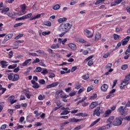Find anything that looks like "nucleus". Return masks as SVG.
<instances>
[{
    "label": "nucleus",
    "mask_w": 130,
    "mask_h": 130,
    "mask_svg": "<svg viewBox=\"0 0 130 130\" xmlns=\"http://www.w3.org/2000/svg\"><path fill=\"white\" fill-rule=\"evenodd\" d=\"M71 27L72 24L69 23L61 24L58 27V30L59 32H61V34L59 35V37H62L65 34L68 33Z\"/></svg>",
    "instance_id": "1"
},
{
    "label": "nucleus",
    "mask_w": 130,
    "mask_h": 130,
    "mask_svg": "<svg viewBox=\"0 0 130 130\" xmlns=\"http://www.w3.org/2000/svg\"><path fill=\"white\" fill-rule=\"evenodd\" d=\"M118 112H120V114L121 115H124V116H125L126 114H127V110H126V106H125L124 108H123V106H121L119 107V108L118 109Z\"/></svg>",
    "instance_id": "2"
},
{
    "label": "nucleus",
    "mask_w": 130,
    "mask_h": 130,
    "mask_svg": "<svg viewBox=\"0 0 130 130\" xmlns=\"http://www.w3.org/2000/svg\"><path fill=\"white\" fill-rule=\"evenodd\" d=\"M101 113L102 114L104 113V111H103V110H100V107H98L93 111V116H95V115H96V116H100Z\"/></svg>",
    "instance_id": "3"
},
{
    "label": "nucleus",
    "mask_w": 130,
    "mask_h": 130,
    "mask_svg": "<svg viewBox=\"0 0 130 130\" xmlns=\"http://www.w3.org/2000/svg\"><path fill=\"white\" fill-rule=\"evenodd\" d=\"M122 120H123V119H120V117L116 118L114 121L113 122V124L115 126L120 125L121 123H122Z\"/></svg>",
    "instance_id": "4"
},
{
    "label": "nucleus",
    "mask_w": 130,
    "mask_h": 130,
    "mask_svg": "<svg viewBox=\"0 0 130 130\" xmlns=\"http://www.w3.org/2000/svg\"><path fill=\"white\" fill-rule=\"evenodd\" d=\"M14 35L13 34H9V35H7L5 38H4V41L2 42L3 44H5L7 41L10 40Z\"/></svg>",
    "instance_id": "5"
},
{
    "label": "nucleus",
    "mask_w": 130,
    "mask_h": 130,
    "mask_svg": "<svg viewBox=\"0 0 130 130\" xmlns=\"http://www.w3.org/2000/svg\"><path fill=\"white\" fill-rule=\"evenodd\" d=\"M129 39H130L129 36H127L125 39H124L122 41V45L123 46H124V45H126V44H127V42L129 41Z\"/></svg>",
    "instance_id": "6"
},
{
    "label": "nucleus",
    "mask_w": 130,
    "mask_h": 130,
    "mask_svg": "<svg viewBox=\"0 0 130 130\" xmlns=\"http://www.w3.org/2000/svg\"><path fill=\"white\" fill-rule=\"evenodd\" d=\"M58 84H59V82H54L51 84L47 85L46 86V88L47 89H49L50 88H53L54 87H56V86H57V85H58Z\"/></svg>",
    "instance_id": "7"
},
{
    "label": "nucleus",
    "mask_w": 130,
    "mask_h": 130,
    "mask_svg": "<svg viewBox=\"0 0 130 130\" xmlns=\"http://www.w3.org/2000/svg\"><path fill=\"white\" fill-rule=\"evenodd\" d=\"M0 64L2 66V68L3 69H6L8 66H9V64H8V62L7 61L2 60L0 62Z\"/></svg>",
    "instance_id": "8"
},
{
    "label": "nucleus",
    "mask_w": 130,
    "mask_h": 130,
    "mask_svg": "<svg viewBox=\"0 0 130 130\" xmlns=\"http://www.w3.org/2000/svg\"><path fill=\"white\" fill-rule=\"evenodd\" d=\"M98 102H92L90 106H89V109H94V108H95V107H96V106H98Z\"/></svg>",
    "instance_id": "9"
},
{
    "label": "nucleus",
    "mask_w": 130,
    "mask_h": 130,
    "mask_svg": "<svg viewBox=\"0 0 130 130\" xmlns=\"http://www.w3.org/2000/svg\"><path fill=\"white\" fill-rule=\"evenodd\" d=\"M62 92H63L62 91V90H58L57 91H56L55 97H56V99H59V95H60V97L61 94H62Z\"/></svg>",
    "instance_id": "10"
},
{
    "label": "nucleus",
    "mask_w": 130,
    "mask_h": 130,
    "mask_svg": "<svg viewBox=\"0 0 130 130\" xmlns=\"http://www.w3.org/2000/svg\"><path fill=\"white\" fill-rule=\"evenodd\" d=\"M68 46L72 50H76L77 49V46L75 44L70 43L68 44Z\"/></svg>",
    "instance_id": "11"
},
{
    "label": "nucleus",
    "mask_w": 130,
    "mask_h": 130,
    "mask_svg": "<svg viewBox=\"0 0 130 130\" xmlns=\"http://www.w3.org/2000/svg\"><path fill=\"white\" fill-rule=\"evenodd\" d=\"M107 89H108V85L106 84H103L101 87V89L103 92H106Z\"/></svg>",
    "instance_id": "12"
},
{
    "label": "nucleus",
    "mask_w": 130,
    "mask_h": 130,
    "mask_svg": "<svg viewBox=\"0 0 130 130\" xmlns=\"http://www.w3.org/2000/svg\"><path fill=\"white\" fill-rule=\"evenodd\" d=\"M84 32L86 33V35L87 37H88V38H91V37H93V35H90L91 31H90V30L86 29H84Z\"/></svg>",
    "instance_id": "13"
},
{
    "label": "nucleus",
    "mask_w": 130,
    "mask_h": 130,
    "mask_svg": "<svg viewBox=\"0 0 130 130\" xmlns=\"http://www.w3.org/2000/svg\"><path fill=\"white\" fill-rule=\"evenodd\" d=\"M83 120V119H76L75 118L69 119L70 122H78L79 121H82Z\"/></svg>",
    "instance_id": "14"
},
{
    "label": "nucleus",
    "mask_w": 130,
    "mask_h": 130,
    "mask_svg": "<svg viewBox=\"0 0 130 130\" xmlns=\"http://www.w3.org/2000/svg\"><path fill=\"white\" fill-rule=\"evenodd\" d=\"M32 60L31 59H26L23 63L21 64L22 67H27L29 64V62Z\"/></svg>",
    "instance_id": "15"
},
{
    "label": "nucleus",
    "mask_w": 130,
    "mask_h": 130,
    "mask_svg": "<svg viewBox=\"0 0 130 130\" xmlns=\"http://www.w3.org/2000/svg\"><path fill=\"white\" fill-rule=\"evenodd\" d=\"M111 112H112L111 110L108 109L105 113V117H108L111 114Z\"/></svg>",
    "instance_id": "16"
},
{
    "label": "nucleus",
    "mask_w": 130,
    "mask_h": 130,
    "mask_svg": "<svg viewBox=\"0 0 130 130\" xmlns=\"http://www.w3.org/2000/svg\"><path fill=\"white\" fill-rule=\"evenodd\" d=\"M41 17V14H38L37 15H35V16H32L30 19V21H33V20H35L36 19H38L39 18H40Z\"/></svg>",
    "instance_id": "17"
},
{
    "label": "nucleus",
    "mask_w": 130,
    "mask_h": 130,
    "mask_svg": "<svg viewBox=\"0 0 130 130\" xmlns=\"http://www.w3.org/2000/svg\"><path fill=\"white\" fill-rule=\"evenodd\" d=\"M20 79V77L18 74H14L13 76V78L12 79L13 82H16V81H18Z\"/></svg>",
    "instance_id": "18"
},
{
    "label": "nucleus",
    "mask_w": 130,
    "mask_h": 130,
    "mask_svg": "<svg viewBox=\"0 0 130 130\" xmlns=\"http://www.w3.org/2000/svg\"><path fill=\"white\" fill-rule=\"evenodd\" d=\"M113 120H114V116H111L108 118L107 121L109 122L110 124H111L113 122Z\"/></svg>",
    "instance_id": "19"
},
{
    "label": "nucleus",
    "mask_w": 130,
    "mask_h": 130,
    "mask_svg": "<svg viewBox=\"0 0 130 130\" xmlns=\"http://www.w3.org/2000/svg\"><path fill=\"white\" fill-rule=\"evenodd\" d=\"M42 72V68L41 67H37L35 70L34 71V73H40Z\"/></svg>",
    "instance_id": "20"
},
{
    "label": "nucleus",
    "mask_w": 130,
    "mask_h": 130,
    "mask_svg": "<svg viewBox=\"0 0 130 130\" xmlns=\"http://www.w3.org/2000/svg\"><path fill=\"white\" fill-rule=\"evenodd\" d=\"M60 8V6H59L58 4H57L53 7V10H54V11H57V10H59Z\"/></svg>",
    "instance_id": "21"
},
{
    "label": "nucleus",
    "mask_w": 130,
    "mask_h": 130,
    "mask_svg": "<svg viewBox=\"0 0 130 130\" xmlns=\"http://www.w3.org/2000/svg\"><path fill=\"white\" fill-rule=\"evenodd\" d=\"M32 70L31 67H28L26 69V71L24 72V75H28L29 73H30V71Z\"/></svg>",
    "instance_id": "22"
},
{
    "label": "nucleus",
    "mask_w": 130,
    "mask_h": 130,
    "mask_svg": "<svg viewBox=\"0 0 130 130\" xmlns=\"http://www.w3.org/2000/svg\"><path fill=\"white\" fill-rule=\"evenodd\" d=\"M101 118H99L96 119L95 121H94L90 125V127H92V126H94L96 123H97L99 121H100Z\"/></svg>",
    "instance_id": "23"
},
{
    "label": "nucleus",
    "mask_w": 130,
    "mask_h": 130,
    "mask_svg": "<svg viewBox=\"0 0 130 130\" xmlns=\"http://www.w3.org/2000/svg\"><path fill=\"white\" fill-rule=\"evenodd\" d=\"M66 21H67V18H66V17L59 18L58 19L59 23H63V22H66Z\"/></svg>",
    "instance_id": "24"
},
{
    "label": "nucleus",
    "mask_w": 130,
    "mask_h": 130,
    "mask_svg": "<svg viewBox=\"0 0 130 130\" xmlns=\"http://www.w3.org/2000/svg\"><path fill=\"white\" fill-rule=\"evenodd\" d=\"M71 111L63 110L62 113H60V115H67V114H69Z\"/></svg>",
    "instance_id": "25"
},
{
    "label": "nucleus",
    "mask_w": 130,
    "mask_h": 130,
    "mask_svg": "<svg viewBox=\"0 0 130 130\" xmlns=\"http://www.w3.org/2000/svg\"><path fill=\"white\" fill-rule=\"evenodd\" d=\"M101 38V34H100L99 32H98L95 35V40H99Z\"/></svg>",
    "instance_id": "26"
},
{
    "label": "nucleus",
    "mask_w": 130,
    "mask_h": 130,
    "mask_svg": "<svg viewBox=\"0 0 130 130\" xmlns=\"http://www.w3.org/2000/svg\"><path fill=\"white\" fill-rule=\"evenodd\" d=\"M44 24L48 27H50L51 26V22L50 21H45Z\"/></svg>",
    "instance_id": "27"
},
{
    "label": "nucleus",
    "mask_w": 130,
    "mask_h": 130,
    "mask_svg": "<svg viewBox=\"0 0 130 130\" xmlns=\"http://www.w3.org/2000/svg\"><path fill=\"white\" fill-rule=\"evenodd\" d=\"M51 48H52V49H56V48H59V46L58 44H53L51 46Z\"/></svg>",
    "instance_id": "28"
},
{
    "label": "nucleus",
    "mask_w": 130,
    "mask_h": 130,
    "mask_svg": "<svg viewBox=\"0 0 130 130\" xmlns=\"http://www.w3.org/2000/svg\"><path fill=\"white\" fill-rule=\"evenodd\" d=\"M15 68H17V64H13V65H10L8 67V69L9 70H12L13 69H15Z\"/></svg>",
    "instance_id": "29"
},
{
    "label": "nucleus",
    "mask_w": 130,
    "mask_h": 130,
    "mask_svg": "<svg viewBox=\"0 0 130 130\" xmlns=\"http://www.w3.org/2000/svg\"><path fill=\"white\" fill-rule=\"evenodd\" d=\"M8 79L11 81L13 79V73H10L9 74H7Z\"/></svg>",
    "instance_id": "30"
},
{
    "label": "nucleus",
    "mask_w": 130,
    "mask_h": 130,
    "mask_svg": "<svg viewBox=\"0 0 130 130\" xmlns=\"http://www.w3.org/2000/svg\"><path fill=\"white\" fill-rule=\"evenodd\" d=\"M0 90H2V94H4L6 91H7V89L3 88V86L0 84Z\"/></svg>",
    "instance_id": "31"
},
{
    "label": "nucleus",
    "mask_w": 130,
    "mask_h": 130,
    "mask_svg": "<svg viewBox=\"0 0 130 130\" xmlns=\"http://www.w3.org/2000/svg\"><path fill=\"white\" fill-rule=\"evenodd\" d=\"M128 66L127 64H123L121 66V70H122L123 71H125V70H126V69H127Z\"/></svg>",
    "instance_id": "32"
},
{
    "label": "nucleus",
    "mask_w": 130,
    "mask_h": 130,
    "mask_svg": "<svg viewBox=\"0 0 130 130\" xmlns=\"http://www.w3.org/2000/svg\"><path fill=\"white\" fill-rule=\"evenodd\" d=\"M21 20H26V18L25 17V16H23L21 17L17 18L16 19V21H20Z\"/></svg>",
    "instance_id": "33"
},
{
    "label": "nucleus",
    "mask_w": 130,
    "mask_h": 130,
    "mask_svg": "<svg viewBox=\"0 0 130 130\" xmlns=\"http://www.w3.org/2000/svg\"><path fill=\"white\" fill-rule=\"evenodd\" d=\"M69 73H71V70H69L68 71L66 72L61 71L60 74L61 75H64V74H69Z\"/></svg>",
    "instance_id": "34"
},
{
    "label": "nucleus",
    "mask_w": 130,
    "mask_h": 130,
    "mask_svg": "<svg viewBox=\"0 0 130 130\" xmlns=\"http://www.w3.org/2000/svg\"><path fill=\"white\" fill-rule=\"evenodd\" d=\"M45 99V95H42L40 94L38 96L39 100H43V99Z\"/></svg>",
    "instance_id": "35"
},
{
    "label": "nucleus",
    "mask_w": 130,
    "mask_h": 130,
    "mask_svg": "<svg viewBox=\"0 0 130 130\" xmlns=\"http://www.w3.org/2000/svg\"><path fill=\"white\" fill-rule=\"evenodd\" d=\"M111 124H108L105 126H104L105 129H109V128H110L111 127Z\"/></svg>",
    "instance_id": "36"
},
{
    "label": "nucleus",
    "mask_w": 130,
    "mask_h": 130,
    "mask_svg": "<svg viewBox=\"0 0 130 130\" xmlns=\"http://www.w3.org/2000/svg\"><path fill=\"white\" fill-rule=\"evenodd\" d=\"M32 13H28V14L24 15V17H25L26 19H28V18H30V17H32Z\"/></svg>",
    "instance_id": "37"
},
{
    "label": "nucleus",
    "mask_w": 130,
    "mask_h": 130,
    "mask_svg": "<svg viewBox=\"0 0 130 130\" xmlns=\"http://www.w3.org/2000/svg\"><path fill=\"white\" fill-rule=\"evenodd\" d=\"M130 53V44L128 46V49L126 50L125 52V54L127 55V54Z\"/></svg>",
    "instance_id": "38"
},
{
    "label": "nucleus",
    "mask_w": 130,
    "mask_h": 130,
    "mask_svg": "<svg viewBox=\"0 0 130 130\" xmlns=\"http://www.w3.org/2000/svg\"><path fill=\"white\" fill-rule=\"evenodd\" d=\"M41 74H42V75H46V74H48V71H47V69L43 70V71L41 72Z\"/></svg>",
    "instance_id": "39"
},
{
    "label": "nucleus",
    "mask_w": 130,
    "mask_h": 130,
    "mask_svg": "<svg viewBox=\"0 0 130 130\" xmlns=\"http://www.w3.org/2000/svg\"><path fill=\"white\" fill-rule=\"evenodd\" d=\"M23 25V23H19L15 24L14 25V28H17V27H20V26H22Z\"/></svg>",
    "instance_id": "40"
},
{
    "label": "nucleus",
    "mask_w": 130,
    "mask_h": 130,
    "mask_svg": "<svg viewBox=\"0 0 130 130\" xmlns=\"http://www.w3.org/2000/svg\"><path fill=\"white\" fill-rule=\"evenodd\" d=\"M114 38L115 40H118L119 39V36L117 34H114Z\"/></svg>",
    "instance_id": "41"
},
{
    "label": "nucleus",
    "mask_w": 130,
    "mask_h": 130,
    "mask_svg": "<svg viewBox=\"0 0 130 130\" xmlns=\"http://www.w3.org/2000/svg\"><path fill=\"white\" fill-rule=\"evenodd\" d=\"M105 0H98L96 1V3H95V5H99V4H101V3H103Z\"/></svg>",
    "instance_id": "42"
},
{
    "label": "nucleus",
    "mask_w": 130,
    "mask_h": 130,
    "mask_svg": "<svg viewBox=\"0 0 130 130\" xmlns=\"http://www.w3.org/2000/svg\"><path fill=\"white\" fill-rule=\"evenodd\" d=\"M43 36H45L46 35H49L50 34V31H44L42 33Z\"/></svg>",
    "instance_id": "43"
},
{
    "label": "nucleus",
    "mask_w": 130,
    "mask_h": 130,
    "mask_svg": "<svg viewBox=\"0 0 130 130\" xmlns=\"http://www.w3.org/2000/svg\"><path fill=\"white\" fill-rule=\"evenodd\" d=\"M82 79L83 80H88L89 79V75H85L82 76Z\"/></svg>",
    "instance_id": "44"
},
{
    "label": "nucleus",
    "mask_w": 130,
    "mask_h": 130,
    "mask_svg": "<svg viewBox=\"0 0 130 130\" xmlns=\"http://www.w3.org/2000/svg\"><path fill=\"white\" fill-rule=\"evenodd\" d=\"M69 97L68 95H63L62 94H61L60 98H62V99H67Z\"/></svg>",
    "instance_id": "45"
},
{
    "label": "nucleus",
    "mask_w": 130,
    "mask_h": 130,
    "mask_svg": "<svg viewBox=\"0 0 130 130\" xmlns=\"http://www.w3.org/2000/svg\"><path fill=\"white\" fill-rule=\"evenodd\" d=\"M39 87H40V86H39V85H38V83H37V82H36L35 83V84L32 86V87L35 88V89H38V88H39Z\"/></svg>",
    "instance_id": "46"
},
{
    "label": "nucleus",
    "mask_w": 130,
    "mask_h": 130,
    "mask_svg": "<svg viewBox=\"0 0 130 130\" xmlns=\"http://www.w3.org/2000/svg\"><path fill=\"white\" fill-rule=\"evenodd\" d=\"M26 9V6L24 4L21 5V11L22 12H25V10Z\"/></svg>",
    "instance_id": "47"
},
{
    "label": "nucleus",
    "mask_w": 130,
    "mask_h": 130,
    "mask_svg": "<svg viewBox=\"0 0 130 130\" xmlns=\"http://www.w3.org/2000/svg\"><path fill=\"white\" fill-rule=\"evenodd\" d=\"M39 82L42 85H44L45 84V80H44V79H41V80H39Z\"/></svg>",
    "instance_id": "48"
},
{
    "label": "nucleus",
    "mask_w": 130,
    "mask_h": 130,
    "mask_svg": "<svg viewBox=\"0 0 130 130\" xmlns=\"http://www.w3.org/2000/svg\"><path fill=\"white\" fill-rule=\"evenodd\" d=\"M113 71V69H110L108 72H106L105 75H106V76H108V75H109V73H111Z\"/></svg>",
    "instance_id": "49"
},
{
    "label": "nucleus",
    "mask_w": 130,
    "mask_h": 130,
    "mask_svg": "<svg viewBox=\"0 0 130 130\" xmlns=\"http://www.w3.org/2000/svg\"><path fill=\"white\" fill-rule=\"evenodd\" d=\"M112 67V63H108L106 66V69H111V67Z\"/></svg>",
    "instance_id": "50"
},
{
    "label": "nucleus",
    "mask_w": 130,
    "mask_h": 130,
    "mask_svg": "<svg viewBox=\"0 0 130 130\" xmlns=\"http://www.w3.org/2000/svg\"><path fill=\"white\" fill-rule=\"evenodd\" d=\"M40 61V60L39 59V58H37L33 62H32V64L34 63H37L38 62H39Z\"/></svg>",
    "instance_id": "51"
},
{
    "label": "nucleus",
    "mask_w": 130,
    "mask_h": 130,
    "mask_svg": "<svg viewBox=\"0 0 130 130\" xmlns=\"http://www.w3.org/2000/svg\"><path fill=\"white\" fill-rule=\"evenodd\" d=\"M20 71V68L19 67H17L16 68H15L14 70H13V72L14 73H18Z\"/></svg>",
    "instance_id": "52"
},
{
    "label": "nucleus",
    "mask_w": 130,
    "mask_h": 130,
    "mask_svg": "<svg viewBox=\"0 0 130 130\" xmlns=\"http://www.w3.org/2000/svg\"><path fill=\"white\" fill-rule=\"evenodd\" d=\"M123 0H116L115 1V5H119V4H120L121 2H122Z\"/></svg>",
    "instance_id": "53"
},
{
    "label": "nucleus",
    "mask_w": 130,
    "mask_h": 130,
    "mask_svg": "<svg viewBox=\"0 0 130 130\" xmlns=\"http://www.w3.org/2000/svg\"><path fill=\"white\" fill-rule=\"evenodd\" d=\"M22 36H23V34H20L17 36H16L14 39H15V40H18V39H19V38H21V37H22Z\"/></svg>",
    "instance_id": "54"
},
{
    "label": "nucleus",
    "mask_w": 130,
    "mask_h": 130,
    "mask_svg": "<svg viewBox=\"0 0 130 130\" xmlns=\"http://www.w3.org/2000/svg\"><path fill=\"white\" fill-rule=\"evenodd\" d=\"M7 128V124L2 125L0 128V129H5Z\"/></svg>",
    "instance_id": "55"
},
{
    "label": "nucleus",
    "mask_w": 130,
    "mask_h": 130,
    "mask_svg": "<svg viewBox=\"0 0 130 130\" xmlns=\"http://www.w3.org/2000/svg\"><path fill=\"white\" fill-rule=\"evenodd\" d=\"M14 99H15V96L14 95L11 96L9 97V100L10 101V103H11Z\"/></svg>",
    "instance_id": "56"
},
{
    "label": "nucleus",
    "mask_w": 130,
    "mask_h": 130,
    "mask_svg": "<svg viewBox=\"0 0 130 130\" xmlns=\"http://www.w3.org/2000/svg\"><path fill=\"white\" fill-rule=\"evenodd\" d=\"M93 64V61L92 60H90L88 62V66L89 67H91Z\"/></svg>",
    "instance_id": "57"
},
{
    "label": "nucleus",
    "mask_w": 130,
    "mask_h": 130,
    "mask_svg": "<svg viewBox=\"0 0 130 130\" xmlns=\"http://www.w3.org/2000/svg\"><path fill=\"white\" fill-rule=\"evenodd\" d=\"M97 97V94L94 93L93 95L91 96H90V99H94V98H96Z\"/></svg>",
    "instance_id": "58"
},
{
    "label": "nucleus",
    "mask_w": 130,
    "mask_h": 130,
    "mask_svg": "<svg viewBox=\"0 0 130 130\" xmlns=\"http://www.w3.org/2000/svg\"><path fill=\"white\" fill-rule=\"evenodd\" d=\"M76 70H77V67L75 66V67H72V68L71 69V72L74 73V72H75V71H76Z\"/></svg>",
    "instance_id": "59"
},
{
    "label": "nucleus",
    "mask_w": 130,
    "mask_h": 130,
    "mask_svg": "<svg viewBox=\"0 0 130 130\" xmlns=\"http://www.w3.org/2000/svg\"><path fill=\"white\" fill-rule=\"evenodd\" d=\"M29 55H31V56H38V55L36 53H29Z\"/></svg>",
    "instance_id": "60"
},
{
    "label": "nucleus",
    "mask_w": 130,
    "mask_h": 130,
    "mask_svg": "<svg viewBox=\"0 0 130 130\" xmlns=\"http://www.w3.org/2000/svg\"><path fill=\"white\" fill-rule=\"evenodd\" d=\"M124 119H125V120H127L128 121H129V120H130V115L126 116L124 118Z\"/></svg>",
    "instance_id": "61"
},
{
    "label": "nucleus",
    "mask_w": 130,
    "mask_h": 130,
    "mask_svg": "<svg viewBox=\"0 0 130 130\" xmlns=\"http://www.w3.org/2000/svg\"><path fill=\"white\" fill-rule=\"evenodd\" d=\"M25 96L27 98H28V99H30L31 98V95L28 93H25Z\"/></svg>",
    "instance_id": "62"
},
{
    "label": "nucleus",
    "mask_w": 130,
    "mask_h": 130,
    "mask_svg": "<svg viewBox=\"0 0 130 130\" xmlns=\"http://www.w3.org/2000/svg\"><path fill=\"white\" fill-rule=\"evenodd\" d=\"M49 78H54V77H55V74H54V73H51L49 75Z\"/></svg>",
    "instance_id": "63"
},
{
    "label": "nucleus",
    "mask_w": 130,
    "mask_h": 130,
    "mask_svg": "<svg viewBox=\"0 0 130 130\" xmlns=\"http://www.w3.org/2000/svg\"><path fill=\"white\" fill-rule=\"evenodd\" d=\"M9 58H11L13 56V51H11L10 52H9Z\"/></svg>",
    "instance_id": "64"
}]
</instances>
